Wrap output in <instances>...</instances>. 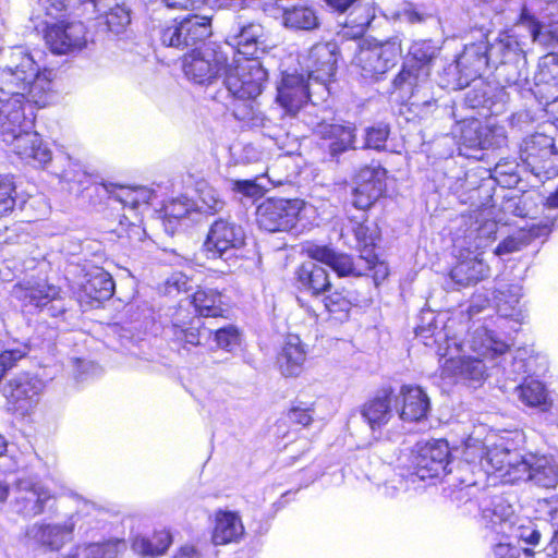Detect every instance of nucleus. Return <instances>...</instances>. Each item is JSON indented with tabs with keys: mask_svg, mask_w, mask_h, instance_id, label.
I'll use <instances>...</instances> for the list:
<instances>
[{
	"mask_svg": "<svg viewBox=\"0 0 558 558\" xmlns=\"http://www.w3.org/2000/svg\"><path fill=\"white\" fill-rule=\"evenodd\" d=\"M52 71L41 69L29 50L10 47L0 54V89L27 94L28 101L46 107L53 98Z\"/></svg>",
	"mask_w": 558,
	"mask_h": 558,
	"instance_id": "nucleus-1",
	"label": "nucleus"
},
{
	"mask_svg": "<svg viewBox=\"0 0 558 558\" xmlns=\"http://www.w3.org/2000/svg\"><path fill=\"white\" fill-rule=\"evenodd\" d=\"M476 356L460 355L462 347L453 343L448 344L442 352L439 349V356L442 363V376L456 377L462 380L482 383L487 375V366L483 359L494 360L508 351L509 345L496 338L485 327H478L469 336L464 343Z\"/></svg>",
	"mask_w": 558,
	"mask_h": 558,
	"instance_id": "nucleus-2",
	"label": "nucleus"
},
{
	"mask_svg": "<svg viewBox=\"0 0 558 558\" xmlns=\"http://www.w3.org/2000/svg\"><path fill=\"white\" fill-rule=\"evenodd\" d=\"M401 56L402 44L397 36L386 40H363L353 65L364 80L379 82L399 63Z\"/></svg>",
	"mask_w": 558,
	"mask_h": 558,
	"instance_id": "nucleus-3",
	"label": "nucleus"
},
{
	"mask_svg": "<svg viewBox=\"0 0 558 558\" xmlns=\"http://www.w3.org/2000/svg\"><path fill=\"white\" fill-rule=\"evenodd\" d=\"M430 72L424 65H414L413 61H403L400 71L391 81L393 92L408 99L410 109L423 117L436 107L430 93Z\"/></svg>",
	"mask_w": 558,
	"mask_h": 558,
	"instance_id": "nucleus-4",
	"label": "nucleus"
},
{
	"mask_svg": "<svg viewBox=\"0 0 558 558\" xmlns=\"http://www.w3.org/2000/svg\"><path fill=\"white\" fill-rule=\"evenodd\" d=\"M228 53L222 47L205 45L184 57L183 72L194 84H213L220 75H226L230 62Z\"/></svg>",
	"mask_w": 558,
	"mask_h": 558,
	"instance_id": "nucleus-5",
	"label": "nucleus"
},
{
	"mask_svg": "<svg viewBox=\"0 0 558 558\" xmlns=\"http://www.w3.org/2000/svg\"><path fill=\"white\" fill-rule=\"evenodd\" d=\"M267 80V72L258 60H244L232 57L223 83L230 94L245 100L260 95Z\"/></svg>",
	"mask_w": 558,
	"mask_h": 558,
	"instance_id": "nucleus-6",
	"label": "nucleus"
},
{
	"mask_svg": "<svg viewBox=\"0 0 558 558\" xmlns=\"http://www.w3.org/2000/svg\"><path fill=\"white\" fill-rule=\"evenodd\" d=\"M523 166L539 180L558 175V151L553 137L536 133L523 141L520 148Z\"/></svg>",
	"mask_w": 558,
	"mask_h": 558,
	"instance_id": "nucleus-7",
	"label": "nucleus"
},
{
	"mask_svg": "<svg viewBox=\"0 0 558 558\" xmlns=\"http://www.w3.org/2000/svg\"><path fill=\"white\" fill-rule=\"evenodd\" d=\"M52 498V492L37 476L25 475L14 482L10 505L16 514L32 519L41 514Z\"/></svg>",
	"mask_w": 558,
	"mask_h": 558,
	"instance_id": "nucleus-8",
	"label": "nucleus"
},
{
	"mask_svg": "<svg viewBox=\"0 0 558 558\" xmlns=\"http://www.w3.org/2000/svg\"><path fill=\"white\" fill-rule=\"evenodd\" d=\"M210 35V22L206 16L187 15L173 17L159 26L158 36L163 46L185 48Z\"/></svg>",
	"mask_w": 558,
	"mask_h": 558,
	"instance_id": "nucleus-9",
	"label": "nucleus"
},
{
	"mask_svg": "<svg viewBox=\"0 0 558 558\" xmlns=\"http://www.w3.org/2000/svg\"><path fill=\"white\" fill-rule=\"evenodd\" d=\"M449 446L444 439L417 442L410 456L412 476L418 480L435 478L447 472Z\"/></svg>",
	"mask_w": 558,
	"mask_h": 558,
	"instance_id": "nucleus-10",
	"label": "nucleus"
},
{
	"mask_svg": "<svg viewBox=\"0 0 558 558\" xmlns=\"http://www.w3.org/2000/svg\"><path fill=\"white\" fill-rule=\"evenodd\" d=\"M300 199L267 198L256 208V222L267 232H287L295 227L303 208Z\"/></svg>",
	"mask_w": 558,
	"mask_h": 558,
	"instance_id": "nucleus-11",
	"label": "nucleus"
},
{
	"mask_svg": "<svg viewBox=\"0 0 558 558\" xmlns=\"http://www.w3.org/2000/svg\"><path fill=\"white\" fill-rule=\"evenodd\" d=\"M515 482H533L544 488L558 484V460L554 456L526 452L512 469Z\"/></svg>",
	"mask_w": 558,
	"mask_h": 558,
	"instance_id": "nucleus-12",
	"label": "nucleus"
},
{
	"mask_svg": "<svg viewBox=\"0 0 558 558\" xmlns=\"http://www.w3.org/2000/svg\"><path fill=\"white\" fill-rule=\"evenodd\" d=\"M12 294L24 306H33L39 311H46L48 315L58 317L65 312V304L60 296V289L46 281L36 284H16Z\"/></svg>",
	"mask_w": 558,
	"mask_h": 558,
	"instance_id": "nucleus-13",
	"label": "nucleus"
},
{
	"mask_svg": "<svg viewBox=\"0 0 558 558\" xmlns=\"http://www.w3.org/2000/svg\"><path fill=\"white\" fill-rule=\"evenodd\" d=\"M27 94L0 89V134H13L23 126H33V112L26 113L34 102L27 100Z\"/></svg>",
	"mask_w": 558,
	"mask_h": 558,
	"instance_id": "nucleus-14",
	"label": "nucleus"
},
{
	"mask_svg": "<svg viewBox=\"0 0 558 558\" xmlns=\"http://www.w3.org/2000/svg\"><path fill=\"white\" fill-rule=\"evenodd\" d=\"M263 10L275 19H280L286 28L295 32H311L320 24L316 10L303 3L289 4L288 0H272Z\"/></svg>",
	"mask_w": 558,
	"mask_h": 558,
	"instance_id": "nucleus-15",
	"label": "nucleus"
},
{
	"mask_svg": "<svg viewBox=\"0 0 558 558\" xmlns=\"http://www.w3.org/2000/svg\"><path fill=\"white\" fill-rule=\"evenodd\" d=\"M313 133L324 142L331 158H339L348 150L356 149V126L352 122L320 121Z\"/></svg>",
	"mask_w": 558,
	"mask_h": 558,
	"instance_id": "nucleus-16",
	"label": "nucleus"
},
{
	"mask_svg": "<svg viewBox=\"0 0 558 558\" xmlns=\"http://www.w3.org/2000/svg\"><path fill=\"white\" fill-rule=\"evenodd\" d=\"M385 178L386 171L380 167L361 169L352 191V205L360 210L369 209L386 189Z\"/></svg>",
	"mask_w": 558,
	"mask_h": 558,
	"instance_id": "nucleus-17",
	"label": "nucleus"
},
{
	"mask_svg": "<svg viewBox=\"0 0 558 558\" xmlns=\"http://www.w3.org/2000/svg\"><path fill=\"white\" fill-rule=\"evenodd\" d=\"M45 38L51 51L57 54L81 50L87 44L86 27L78 21H62L48 26Z\"/></svg>",
	"mask_w": 558,
	"mask_h": 558,
	"instance_id": "nucleus-18",
	"label": "nucleus"
},
{
	"mask_svg": "<svg viewBox=\"0 0 558 558\" xmlns=\"http://www.w3.org/2000/svg\"><path fill=\"white\" fill-rule=\"evenodd\" d=\"M308 80L325 86L337 69V45L324 43L314 45L304 57Z\"/></svg>",
	"mask_w": 558,
	"mask_h": 558,
	"instance_id": "nucleus-19",
	"label": "nucleus"
},
{
	"mask_svg": "<svg viewBox=\"0 0 558 558\" xmlns=\"http://www.w3.org/2000/svg\"><path fill=\"white\" fill-rule=\"evenodd\" d=\"M78 517L80 513L77 511L62 523H35L28 527L26 534L41 546L51 550H59L72 541Z\"/></svg>",
	"mask_w": 558,
	"mask_h": 558,
	"instance_id": "nucleus-20",
	"label": "nucleus"
},
{
	"mask_svg": "<svg viewBox=\"0 0 558 558\" xmlns=\"http://www.w3.org/2000/svg\"><path fill=\"white\" fill-rule=\"evenodd\" d=\"M244 240L245 233L241 226L227 219H217L211 223L204 245L214 257H221L228 251L241 247Z\"/></svg>",
	"mask_w": 558,
	"mask_h": 558,
	"instance_id": "nucleus-21",
	"label": "nucleus"
},
{
	"mask_svg": "<svg viewBox=\"0 0 558 558\" xmlns=\"http://www.w3.org/2000/svg\"><path fill=\"white\" fill-rule=\"evenodd\" d=\"M44 383L28 374H20L4 386V396L21 414L27 413L37 403Z\"/></svg>",
	"mask_w": 558,
	"mask_h": 558,
	"instance_id": "nucleus-22",
	"label": "nucleus"
},
{
	"mask_svg": "<svg viewBox=\"0 0 558 558\" xmlns=\"http://www.w3.org/2000/svg\"><path fill=\"white\" fill-rule=\"evenodd\" d=\"M308 76L298 73H283L277 87V101L291 114H294L311 96V82Z\"/></svg>",
	"mask_w": 558,
	"mask_h": 558,
	"instance_id": "nucleus-23",
	"label": "nucleus"
},
{
	"mask_svg": "<svg viewBox=\"0 0 558 558\" xmlns=\"http://www.w3.org/2000/svg\"><path fill=\"white\" fill-rule=\"evenodd\" d=\"M31 128L32 126H23L22 131L7 134L3 136V141L12 145L14 153L22 159L46 165L51 160L52 153L49 147L43 143L38 133L28 131Z\"/></svg>",
	"mask_w": 558,
	"mask_h": 558,
	"instance_id": "nucleus-24",
	"label": "nucleus"
},
{
	"mask_svg": "<svg viewBox=\"0 0 558 558\" xmlns=\"http://www.w3.org/2000/svg\"><path fill=\"white\" fill-rule=\"evenodd\" d=\"M462 140L469 147L488 149L504 146L507 142V135L502 125L489 123L478 125L473 122L462 131Z\"/></svg>",
	"mask_w": 558,
	"mask_h": 558,
	"instance_id": "nucleus-25",
	"label": "nucleus"
},
{
	"mask_svg": "<svg viewBox=\"0 0 558 558\" xmlns=\"http://www.w3.org/2000/svg\"><path fill=\"white\" fill-rule=\"evenodd\" d=\"M482 519L495 533L505 535L518 519L510 504L502 497H494L481 505Z\"/></svg>",
	"mask_w": 558,
	"mask_h": 558,
	"instance_id": "nucleus-26",
	"label": "nucleus"
},
{
	"mask_svg": "<svg viewBox=\"0 0 558 558\" xmlns=\"http://www.w3.org/2000/svg\"><path fill=\"white\" fill-rule=\"evenodd\" d=\"M263 36V27L259 24L250 23L240 26L232 36H229L227 48L244 60H257L259 39Z\"/></svg>",
	"mask_w": 558,
	"mask_h": 558,
	"instance_id": "nucleus-27",
	"label": "nucleus"
},
{
	"mask_svg": "<svg viewBox=\"0 0 558 558\" xmlns=\"http://www.w3.org/2000/svg\"><path fill=\"white\" fill-rule=\"evenodd\" d=\"M114 291L111 276L104 269L96 268L85 275L80 288V299L86 302H102L109 300Z\"/></svg>",
	"mask_w": 558,
	"mask_h": 558,
	"instance_id": "nucleus-28",
	"label": "nucleus"
},
{
	"mask_svg": "<svg viewBox=\"0 0 558 558\" xmlns=\"http://www.w3.org/2000/svg\"><path fill=\"white\" fill-rule=\"evenodd\" d=\"M244 534V525L235 511L219 509L215 512L211 539L215 545L238 542Z\"/></svg>",
	"mask_w": 558,
	"mask_h": 558,
	"instance_id": "nucleus-29",
	"label": "nucleus"
},
{
	"mask_svg": "<svg viewBox=\"0 0 558 558\" xmlns=\"http://www.w3.org/2000/svg\"><path fill=\"white\" fill-rule=\"evenodd\" d=\"M305 361L306 350L300 337L289 335L278 355L280 373L286 377H296L302 373Z\"/></svg>",
	"mask_w": 558,
	"mask_h": 558,
	"instance_id": "nucleus-30",
	"label": "nucleus"
},
{
	"mask_svg": "<svg viewBox=\"0 0 558 558\" xmlns=\"http://www.w3.org/2000/svg\"><path fill=\"white\" fill-rule=\"evenodd\" d=\"M402 408L400 418L409 422H417L427 416L430 409L429 398L418 386L403 385L400 388Z\"/></svg>",
	"mask_w": 558,
	"mask_h": 558,
	"instance_id": "nucleus-31",
	"label": "nucleus"
},
{
	"mask_svg": "<svg viewBox=\"0 0 558 558\" xmlns=\"http://www.w3.org/2000/svg\"><path fill=\"white\" fill-rule=\"evenodd\" d=\"M360 413L372 430L380 429L392 417L391 391L383 390L367 400Z\"/></svg>",
	"mask_w": 558,
	"mask_h": 558,
	"instance_id": "nucleus-32",
	"label": "nucleus"
},
{
	"mask_svg": "<svg viewBox=\"0 0 558 558\" xmlns=\"http://www.w3.org/2000/svg\"><path fill=\"white\" fill-rule=\"evenodd\" d=\"M551 225L546 223H531L527 227L521 228L518 232L507 236L504 241H501L496 250V255H506L510 253L518 252L529 245L532 240L546 236L551 231Z\"/></svg>",
	"mask_w": 558,
	"mask_h": 558,
	"instance_id": "nucleus-33",
	"label": "nucleus"
},
{
	"mask_svg": "<svg viewBox=\"0 0 558 558\" xmlns=\"http://www.w3.org/2000/svg\"><path fill=\"white\" fill-rule=\"evenodd\" d=\"M522 456L523 454H519L518 452L510 451L504 445H495L487 449L483 460L494 471L499 472L505 481L515 483L512 469L515 462L522 459Z\"/></svg>",
	"mask_w": 558,
	"mask_h": 558,
	"instance_id": "nucleus-34",
	"label": "nucleus"
},
{
	"mask_svg": "<svg viewBox=\"0 0 558 558\" xmlns=\"http://www.w3.org/2000/svg\"><path fill=\"white\" fill-rule=\"evenodd\" d=\"M489 276V267L478 257L460 260L450 271L451 279L459 286H470Z\"/></svg>",
	"mask_w": 558,
	"mask_h": 558,
	"instance_id": "nucleus-35",
	"label": "nucleus"
},
{
	"mask_svg": "<svg viewBox=\"0 0 558 558\" xmlns=\"http://www.w3.org/2000/svg\"><path fill=\"white\" fill-rule=\"evenodd\" d=\"M521 296V287L518 284H508L499 288L495 295L498 313L504 317L522 322L524 314L520 306Z\"/></svg>",
	"mask_w": 558,
	"mask_h": 558,
	"instance_id": "nucleus-36",
	"label": "nucleus"
},
{
	"mask_svg": "<svg viewBox=\"0 0 558 558\" xmlns=\"http://www.w3.org/2000/svg\"><path fill=\"white\" fill-rule=\"evenodd\" d=\"M487 47L485 44H472L466 46L457 59V68L466 77L480 75L487 66Z\"/></svg>",
	"mask_w": 558,
	"mask_h": 558,
	"instance_id": "nucleus-37",
	"label": "nucleus"
},
{
	"mask_svg": "<svg viewBox=\"0 0 558 558\" xmlns=\"http://www.w3.org/2000/svg\"><path fill=\"white\" fill-rule=\"evenodd\" d=\"M311 257L326 264L339 276L360 275L355 271L352 258L345 254H339L327 246H316L310 252Z\"/></svg>",
	"mask_w": 558,
	"mask_h": 558,
	"instance_id": "nucleus-38",
	"label": "nucleus"
},
{
	"mask_svg": "<svg viewBox=\"0 0 558 558\" xmlns=\"http://www.w3.org/2000/svg\"><path fill=\"white\" fill-rule=\"evenodd\" d=\"M298 279L313 294H319L330 286L326 269L314 262L302 264L298 270Z\"/></svg>",
	"mask_w": 558,
	"mask_h": 558,
	"instance_id": "nucleus-39",
	"label": "nucleus"
},
{
	"mask_svg": "<svg viewBox=\"0 0 558 558\" xmlns=\"http://www.w3.org/2000/svg\"><path fill=\"white\" fill-rule=\"evenodd\" d=\"M195 312L204 317H219L223 315L221 294L214 289H198L192 299Z\"/></svg>",
	"mask_w": 558,
	"mask_h": 558,
	"instance_id": "nucleus-40",
	"label": "nucleus"
},
{
	"mask_svg": "<svg viewBox=\"0 0 558 558\" xmlns=\"http://www.w3.org/2000/svg\"><path fill=\"white\" fill-rule=\"evenodd\" d=\"M171 543L170 532L162 530L155 532L150 538L136 536L133 539L132 548L137 554L157 557L163 555Z\"/></svg>",
	"mask_w": 558,
	"mask_h": 558,
	"instance_id": "nucleus-41",
	"label": "nucleus"
},
{
	"mask_svg": "<svg viewBox=\"0 0 558 558\" xmlns=\"http://www.w3.org/2000/svg\"><path fill=\"white\" fill-rule=\"evenodd\" d=\"M353 233L357 242L360 258L368 264H376L375 244L378 239V229L376 226H369L365 222L357 223Z\"/></svg>",
	"mask_w": 558,
	"mask_h": 558,
	"instance_id": "nucleus-42",
	"label": "nucleus"
},
{
	"mask_svg": "<svg viewBox=\"0 0 558 558\" xmlns=\"http://www.w3.org/2000/svg\"><path fill=\"white\" fill-rule=\"evenodd\" d=\"M514 393L526 407L536 408L547 403V391L544 384L536 379L524 380L517 386Z\"/></svg>",
	"mask_w": 558,
	"mask_h": 558,
	"instance_id": "nucleus-43",
	"label": "nucleus"
},
{
	"mask_svg": "<svg viewBox=\"0 0 558 558\" xmlns=\"http://www.w3.org/2000/svg\"><path fill=\"white\" fill-rule=\"evenodd\" d=\"M163 210H165V220H163L165 229L167 232L173 233L177 228L178 221L182 218H185L186 216H189L192 211H194L196 209H195V203L192 199H190L185 196H181V197L172 199L170 203H168L165 206Z\"/></svg>",
	"mask_w": 558,
	"mask_h": 558,
	"instance_id": "nucleus-44",
	"label": "nucleus"
},
{
	"mask_svg": "<svg viewBox=\"0 0 558 558\" xmlns=\"http://www.w3.org/2000/svg\"><path fill=\"white\" fill-rule=\"evenodd\" d=\"M112 197L132 209L147 205L154 197V192L145 186H120L112 193Z\"/></svg>",
	"mask_w": 558,
	"mask_h": 558,
	"instance_id": "nucleus-45",
	"label": "nucleus"
},
{
	"mask_svg": "<svg viewBox=\"0 0 558 558\" xmlns=\"http://www.w3.org/2000/svg\"><path fill=\"white\" fill-rule=\"evenodd\" d=\"M126 549L123 539H109L104 543H92L82 549L81 554L84 558H117Z\"/></svg>",
	"mask_w": 558,
	"mask_h": 558,
	"instance_id": "nucleus-46",
	"label": "nucleus"
},
{
	"mask_svg": "<svg viewBox=\"0 0 558 558\" xmlns=\"http://www.w3.org/2000/svg\"><path fill=\"white\" fill-rule=\"evenodd\" d=\"M234 117L251 128H268L271 121L252 102H243L233 109Z\"/></svg>",
	"mask_w": 558,
	"mask_h": 558,
	"instance_id": "nucleus-47",
	"label": "nucleus"
},
{
	"mask_svg": "<svg viewBox=\"0 0 558 558\" xmlns=\"http://www.w3.org/2000/svg\"><path fill=\"white\" fill-rule=\"evenodd\" d=\"M437 54V48L430 40H417L409 49L404 61H413L414 65H424L430 71V62Z\"/></svg>",
	"mask_w": 558,
	"mask_h": 558,
	"instance_id": "nucleus-48",
	"label": "nucleus"
},
{
	"mask_svg": "<svg viewBox=\"0 0 558 558\" xmlns=\"http://www.w3.org/2000/svg\"><path fill=\"white\" fill-rule=\"evenodd\" d=\"M223 201L219 193L210 185L203 184L198 187V203L195 209L204 213H217L223 208Z\"/></svg>",
	"mask_w": 558,
	"mask_h": 558,
	"instance_id": "nucleus-49",
	"label": "nucleus"
},
{
	"mask_svg": "<svg viewBox=\"0 0 558 558\" xmlns=\"http://www.w3.org/2000/svg\"><path fill=\"white\" fill-rule=\"evenodd\" d=\"M504 537L509 539L523 541L529 545H537L541 539V533L534 527L530 521L526 523L520 522L519 518L514 521L509 532Z\"/></svg>",
	"mask_w": 558,
	"mask_h": 558,
	"instance_id": "nucleus-50",
	"label": "nucleus"
},
{
	"mask_svg": "<svg viewBox=\"0 0 558 558\" xmlns=\"http://www.w3.org/2000/svg\"><path fill=\"white\" fill-rule=\"evenodd\" d=\"M493 87L483 80H475L465 94V104L470 108L485 107L490 101Z\"/></svg>",
	"mask_w": 558,
	"mask_h": 558,
	"instance_id": "nucleus-51",
	"label": "nucleus"
},
{
	"mask_svg": "<svg viewBox=\"0 0 558 558\" xmlns=\"http://www.w3.org/2000/svg\"><path fill=\"white\" fill-rule=\"evenodd\" d=\"M352 306V301L349 295L343 292L335 291L325 298L326 310L335 315L338 320H343L348 317Z\"/></svg>",
	"mask_w": 558,
	"mask_h": 558,
	"instance_id": "nucleus-52",
	"label": "nucleus"
},
{
	"mask_svg": "<svg viewBox=\"0 0 558 558\" xmlns=\"http://www.w3.org/2000/svg\"><path fill=\"white\" fill-rule=\"evenodd\" d=\"M171 329L175 341L194 347L201 344V338L204 337L205 333L209 335L208 330L202 329L199 320L192 323L185 328L173 325Z\"/></svg>",
	"mask_w": 558,
	"mask_h": 558,
	"instance_id": "nucleus-53",
	"label": "nucleus"
},
{
	"mask_svg": "<svg viewBox=\"0 0 558 558\" xmlns=\"http://www.w3.org/2000/svg\"><path fill=\"white\" fill-rule=\"evenodd\" d=\"M29 352V348L26 343L14 342L5 348L0 353V369L4 375L8 371L13 368L16 363L25 357Z\"/></svg>",
	"mask_w": 558,
	"mask_h": 558,
	"instance_id": "nucleus-54",
	"label": "nucleus"
},
{
	"mask_svg": "<svg viewBox=\"0 0 558 558\" xmlns=\"http://www.w3.org/2000/svg\"><path fill=\"white\" fill-rule=\"evenodd\" d=\"M105 23L108 31L120 34L131 23L130 10L124 5L116 4L105 14Z\"/></svg>",
	"mask_w": 558,
	"mask_h": 558,
	"instance_id": "nucleus-55",
	"label": "nucleus"
},
{
	"mask_svg": "<svg viewBox=\"0 0 558 558\" xmlns=\"http://www.w3.org/2000/svg\"><path fill=\"white\" fill-rule=\"evenodd\" d=\"M390 130L387 124H376L365 129L364 149L381 150L386 146Z\"/></svg>",
	"mask_w": 558,
	"mask_h": 558,
	"instance_id": "nucleus-56",
	"label": "nucleus"
},
{
	"mask_svg": "<svg viewBox=\"0 0 558 558\" xmlns=\"http://www.w3.org/2000/svg\"><path fill=\"white\" fill-rule=\"evenodd\" d=\"M15 206V185L12 178L0 175V218L10 214Z\"/></svg>",
	"mask_w": 558,
	"mask_h": 558,
	"instance_id": "nucleus-57",
	"label": "nucleus"
},
{
	"mask_svg": "<svg viewBox=\"0 0 558 558\" xmlns=\"http://www.w3.org/2000/svg\"><path fill=\"white\" fill-rule=\"evenodd\" d=\"M429 17V14L421 11L415 4L404 2L392 13V19L408 24H421Z\"/></svg>",
	"mask_w": 558,
	"mask_h": 558,
	"instance_id": "nucleus-58",
	"label": "nucleus"
},
{
	"mask_svg": "<svg viewBox=\"0 0 558 558\" xmlns=\"http://www.w3.org/2000/svg\"><path fill=\"white\" fill-rule=\"evenodd\" d=\"M533 39L549 50L558 48V22L534 31Z\"/></svg>",
	"mask_w": 558,
	"mask_h": 558,
	"instance_id": "nucleus-59",
	"label": "nucleus"
},
{
	"mask_svg": "<svg viewBox=\"0 0 558 558\" xmlns=\"http://www.w3.org/2000/svg\"><path fill=\"white\" fill-rule=\"evenodd\" d=\"M215 339L219 348L230 351L240 342L239 330L232 325L219 328L215 332Z\"/></svg>",
	"mask_w": 558,
	"mask_h": 558,
	"instance_id": "nucleus-60",
	"label": "nucleus"
},
{
	"mask_svg": "<svg viewBox=\"0 0 558 558\" xmlns=\"http://www.w3.org/2000/svg\"><path fill=\"white\" fill-rule=\"evenodd\" d=\"M232 191L251 198L263 196L265 187L257 183L256 180H232Z\"/></svg>",
	"mask_w": 558,
	"mask_h": 558,
	"instance_id": "nucleus-61",
	"label": "nucleus"
},
{
	"mask_svg": "<svg viewBox=\"0 0 558 558\" xmlns=\"http://www.w3.org/2000/svg\"><path fill=\"white\" fill-rule=\"evenodd\" d=\"M311 412L312 411L308 408L293 407L289 411V418L293 423L300 424L302 426H308L313 421Z\"/></svg>",
	"mask_w": 558,
	"mask_h": 558,
	"instance_id": "nucleus-62",
	"label": "nucleus"
},
{
	"mask_svg": "<svg viewBox=\"0 0 558 558\" xmlns=\"http://www.w3.org/2000/svg\"><path fill=\"white\" fill-rule=\"evenodd\" d=\"M157 5V10L165 9H178L189 10L195 8V0H149Z\"/></svg>",
	"mask_w": 558,
	"mask_h": 558,
	"instance_id": "nucleus-63",
	"label": "nucleus"
},
{
	"mask_svg": "<svg viewBox=\"0 0 558 558\" xmlns=\"http://www.w3.org/2000/svg\"><path fill=\"white\" fill-rule=\"evenodd\" d=\"M495 558H518L520 550L517 546L508 542H500L493 548Z\"/></svg>",
	"mask_w": 558,
	"mask_h": 558,
	"instance_id": "nucleus-64",
	"label": "nucleus"
}]
</instances>
